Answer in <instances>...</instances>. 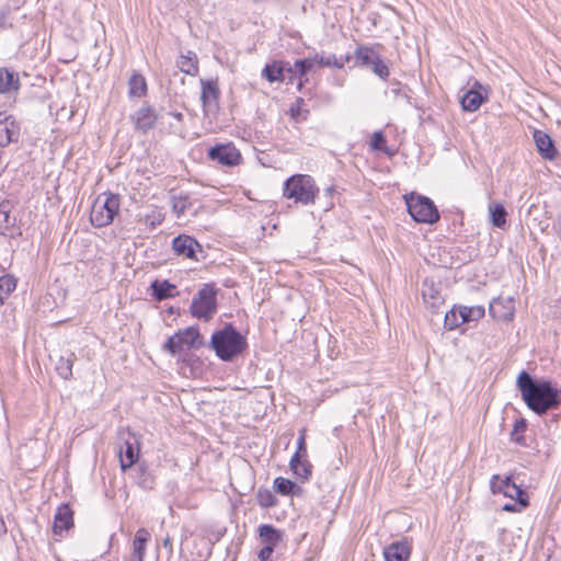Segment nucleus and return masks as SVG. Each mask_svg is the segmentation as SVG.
Returning a JSON list of instances; mask_svg holds the SVG:
<instances>
[{
  "label": "nucleus",
  "mask_w": 561,
  "mask_h": 561,
  "mask_svg": "<svg viewBox=\"0 0 561 561\" xmlns=\"http://www.w3.org/2000/svg\"><path fill=\"white\" fill-rule=\"evenodd\" d=\"M411 553L412 542L407 537L392 541L386 546L382 551L385 561H408Z\"/></svg>",
  "instance_id": "4468645a"
},
{
  "label": "nucleus",
  "mask_w": 561,
  "mask_h": 561,
  "mask_svg": "<svg viewBox=\"0 0 561 561\" xmlns=\"http://www.w3.org/2000/svg\"><path fill=\"white\" fill-rule=\"evenodd\" d=\"M490 220L493 227L504 229L506 226L507 211L503 204L496 203L490 205Z\"/></svg>",
  "instance_id": "a878e982"
},
{
  "label": "nucleus",
  "mask_w": 561,
  "mask_h": 561,
  "mask_svg": "<svg viewBox=\"0 0 561 561\" xmlns=\"http://www.w3.org/2000/svg\"><path fill=\"white\" fill-rule=\"evenodd\" d=\"M314 62H317V58H314V59L307 58V59L296 60V62L294 65V69L289 67L287 69V72L298 73L299 78H301L313 67Z\"/></svg>",
  "instance_id": "58836bf2"
},
{
  "label": "nucleus",
  "mask_w": 561,
  "mask_h": 561,
  "mask_svg": "<svg viewBox=\"0 0 561 561\" xmlns=\"http://www.w3.org/2000/svg\"><path fill=\"white\" fill-rule=\"evenodd\" d=\"M556 231L561 234V214L558 215L554 225H553Z\"/></svg>",
  "instance_id": "603ef678"
},
{
  "label": "nucleus",
  "mask_w": 561,
  "mask_h": 561,
  "mask_svg": "<svg viewBox=\"0 0 561 561\" xmlns=\"http://www.w3.org/2000/svg\"><path fill=\"white\" fill-rule=\"evenodd\" d=\"M382 45L377 43L373 45L358 44L353 51V67L369 71L386 81L390 76V69L387 61L380 54Z\"/></svg>",
  "instance_id": "7ed1b4c3"
},
{
  "label": "nucleus",
  "mask_w": 561,
  "mask_h": 561,
  "mask_svg": "<svg viewBox=\"0 0 561 561\" xmlns=\"http://www.w3.org/2000/svg\"><path fill=\"white\" fill-rule=\"evenodd\" d=\"M201 101L205 114L216 111L220 99L218 78L201 79Z\"/></svg>",
  "instance_id": "f8f14e48"
},
{
  "label": "nucleus",
  "mask_w": 561,
  "mask_h": 561,
  "mask_svg": "<svg viewBox=\"0 0 561 561\" xmlns=\"http://www.w3.org/2000/svg\"><path fill=\"white\" fill-rule=\"evenodd\" d=\"M20 135V126L11 115L0 113V147H7L16 141Z\"/></svg>",
  "instance_id": "dca6fc26"
},
{
  "label": "nucleus",
  "mask_w": 561,
  "mask_h": 561,
  "mask_svg": "<svg viewBox=\"0 0 561 561\" xmlns=\"http://www.w3.org/2000/svg\"><path fill=\"white\" fill-rule=\"evenodd\" d=\"M20 89V79L16 72L8 68H0V94L15 92Z\"/></svg>",
  "instance_id": "4be33fe9"
},
{
  "label": "nucleus",
  "mask_w": 561,
  "mask_h": 561,
  "mask_svg": "<svg viewBox=\"0 0 561 561\" xmlns=\"http://www.w3.org/2000/svg\"><path fill=\"white\" fill-rule=\"evenodd\" d=\"M461 324H463V322L460 307L459 305H454V307L445 313L444 329L453 331L458 329Z\"/></svg>",
  "instance_id": "cd10ccee"
},
{
  "label": "nucleus",
  "mask_w": 561,
  "mask_h": 561,
  "mask_svg": "<svg viewBox=\"0 0 561 561\" xmlns=\"http://www.w3.org/2000/svg\"><path fill=\"white\" fill-rule=\"evenodd\" d=\"M257 503L262 507H272L276 505L277 500L270 490H260L257 492Z\"/></svg>",
  "instance_id": "a19ab883"
},
{
  "label": "nucleus",
  "mask_w": 561,
  "mask_h": 561,
  "mask_svg": "<svg viewBox=\"0 0 561 561\" xmlns=\"http://www.w3.org/2000/svg\"><path fill=\"white\" fill-rule=\"evenodd\" d=\"M460 307V311H461V314H462V322L463 323H470V322H476V321H479L480 319H482L485 314V309L483 306H471V307H468V306H462V305H459Z\"/></svg>",
  "instance_id": "2f4dec72"
},
{
  "label": "nucleus",
  "mask_w": 561,
  "mask_h": 561,
  "mask_svg": "<svg viewBox=\"0 0 561 561\" xmlns=\"http://www.w3.org/2000/svg\"><path fill=\"white\" fill-rule=\"evenodd\" d=\"M144 557H138V556H130V560L129 561H144Z\"/></svg>",
  "instance_id": "6e6d98bb"
},
{
  "label": "nucleus",
  "mask_w": 561,
  "mask_h": 561,
  "mask_svg": "<svg viewBox=\"0 0 561 561\" xmlns=\"http://www.w3.org/2000/svg\"><path fill=\"white\" fill-rule=\"evenodd\" d=\"M76 360L75 353H70L67 357L61 356L56 363V370L58 375L68 380L72 376V365Z\"/></svg>",
  "instance_id": "f704fd0d"
},
{
  "label": "nucleus",
  "mask_w": 561,
  "mask_h": 561,
  "mask_svg": "<svg viewBox=\"0 0 561 561\" xmlns=\"http://www.w3.org/2000/svg\"><path fill=\"white\" fill-rule=\"evenodd\" d=\"M422 294L424 301L431 304L432 307H435L437 302L443 301L440 290L435 286L433 280H424Z\"/></svg>",
  "instance_id": "c85d7f7f"
},
{
  "label": "nucleus",
  "mask_w": 561,
  "mask_h": 561,
  "mask_svg": "<svg viewBox=\"0 0 561 561\" xmlns=\"http://www.w3.org/2000/svg\"><path fill=\"white\" fill-rule=\"evenodd\" d=\"M537 152L545 160L552 161L558 157V150L554 141L549 134L543 130L535 129L533 134Z\"/></svg>",
  "instance_id": "2eb2a0df"
},
{
  "label": "nucleus",
  "mask_w": 561,
  "mask_h": 561,
  "mask_svg": "<svg viewBox=\"0 0 561 561\" xmlns=\"http://www.w3.org/2000/svg\"><path fill=\"white\" fill-rule=\"evenodd\" d=\"M73 526V512L68 504L58 506L55 517L53 530L56 535H61Z\"/></svg>",
  "instance_id": "aec40b11"
},
{
  "label": "nucleus",
  "mask_w": 561,
  "mask_h": 561,
  "mask_svg": "<svg viewBox=\"0 0 561 561\" xmlns=\"http://www.w3.org/2000/svg\"><path fill=\"white\" fill-rule=\"evenodd\" d=\"M15 287L16 279L12 275L7 274L0 277V306L4 304Z\"/></svg>",
  "instance_id": "e433bc0d"
},
{
  "label": "nucleus",
  "mask_w": 561,
  "mask_h": 561,
  "mask_svg": "<svg viewBox=\"0 0 561 561\" xmlns=\"http://www.w3.org/2000/svg\"><path fill=\"white\" fill-rule=\"evenodd\" d=\"M488 100V89L476 80L460 98V106L462 111L472 113L478 111Z\"/></svg>",
  "instance_id": "9b49d317"
},
{
  "label": "nucleus",
  "mask_w": 561,
  "mask_h": 561,
  "mask_svg": "<svg viewBox=\"0 0 561 561\" xmlns=\"http://www.w3.org/2000/svg\"><path fill=\"white\" fill-rule=\"evenodd\" d=\"M14 225V219L10 216V203H0V233L7 236Z\"/></svg>",
  "instance_id": "72a5a7b5"
},
{
  "label": "nucleus",
  "mask_w": 561,
  "mask_h": 561,
  "mask_svg": "<svg viewBox=\"0 0 561 561\" xmlns=\"http://www.w3.org/2000/svg\"><path fill=\"white\" fill-rule=\"evenodd\" d=\"M162 545L165 549H169L170 552L173 551L172 538L170 536L163 538Z\"/></svg>",
  "instance_id": "3c124183"
},
{
  "label": "nucleus",
  "mask_w": 561,
  "mask_h": 561,
  "mask_svg": "<svg viewBox=\"0 0 561 561\" xmlns=\"http://www.w3.org/2000/svg\"><path fill=\"white\" fill-rule=\"evenodd\" d=\"M172 209L178 217H181L192 206L191 198L187 194L180 193L171 196Z\"/></svg>",
  "instance_id": "473e14b6"
},
{
  "label": "nucleus",
  "mask_w": 561,
  "mask_h": 561,
  "mask_svg": "<svg viewBox=\"0 0 561 561\" xmlns=\"http://www.w3.org/2000/svg\"><path fill=\"white\" fill-rule=\"evenodd\" d=\"M190 311L197 319L210 320L217 312V289L205 284L193 297Z\"/></svg>",
  "instance_id": "0eeeda50"
},
{
  "label": "nucleus",
  "mask_w": 561,
  "mask_h": 561,
  "mask_svg": "<svg viewBox=\"0 0 561 561\" xmlns=\"http://www.w3.org/2000/svg\"><path fill=\"white\" fill-rule=\"evenodd\" d=\"M366 19L370 26L376 27L380 21V15L376 12H368Z\"/></svg>",
  "instance_id": "8fccbe9b"
},
{
  "label": "nucleus",
  "mask_w": 561,
  "mask_h": 561,
  "mask_svg": "<svg viewBox=\"0 0 561 561\" xmlns=\"http://www.w3.org/2000/svg\"><path fill=\"white\" fill-rule=\"evenodd\" d=\"M490 489L493 494L502 493L505 497H510L522 505H529L527 492L515 483L512 476L504 478H501L500 474L492 476Z\"/></svg>",
  "instance_id": "6e6552de"
},
{
  "label": "nucleus",
  "mask_w": 561,
  "mask_h": 561,
  "mask_svg": "<svg viewBox=\"0 0 561 561\" xmlns=\"http://www.w3.org/2000/svg\"><path fill=\"white\" fill-rule=\"evenodd\" d=\"M516 388L526 407L539 416L561 404V390L552 380L536 377L525 369L517 375Z\"/></svg>",
  "instance_id": "f257e3e1"
},
{
  "label": "nucleus",
  "mask_w": 561,
  "mask_h": 561,
  "mask_svg": "<svg viewBox=\"0 0 561 561\" xmlns=\"http://www.w3.org/2000/svg\"><path fill=\"white\" fill-rule=\"evenodd\" d=\"M528 427V422L524 417H519L514 422L513 430L511 432V440L519 446H526V437L524 433Z\"/></svg>",
  "instance_id": "7c9ffc66"
},
{
  "label": "nucleus",
  "mask_w": 561,
  "mask_h": 561,
  "mask_svg": "<svg viewBox=\"0 0 561 561\" xmlns=\"http://www.w3.org/2000/svg\"><path fill=\"white\" fill-rule=\"evenodd\" d=\"M356 21L359 25H363L365 27L366 31H370V26L369 25H365V21L363 19V16H357L356 18Z\"/></svg>",
  "instance_id": "864d4df0"
},
{
  "label": "nucleus",
  "mask_w": 561,
  "mask_h": 561,
  "mask_svg": "<svg viewBox=\"0 0 561 561\" xmlns=\"http://www.w3.org/2000/svg\"><path fill=\"white\" fill-rule=\"evenodd\" d=\"M400 84H401V83H400L399 81H396V85H398V87H397V88H393V89L391 90V92H392L394 95H400V93H401Z\"/></svg>",
  "instance_id": "5fc2aeb1"
},
{
  "label": "nucleus",
  "mask_w": 561,
  "mask_h": 561,
  "mask_svg": "<svg viewBox=\"0 0 561 561\" xmlns=\"http://www.w3.org/2000/svg\"><path fill=\"white\" fill-rule=\"evenodd\" d=\"M150 288L152 290V296L157 301H162L169 298L175 297L179 293L176 291V286L171 284L169 280H159L156 279L151 283Z\"/></svg>",
  "instance_id": "412c9836"
},
{
  "label": "nucleus",
  "mask_w": 561,
  "mask_h": 561,
  "mask_svg": "<svg viewBox=\"0 0 561 561\" xmlns=\"http://www.w3.org/2000/svg\"><path fill=\"white\" fill-rule=\"evenodd\" d=\"M18 5L13 8L11 5H4L0 8V28L11 27V14L12 10H16Z\"/></svg>",
  "instance_id": "c03bdc74"
},
{
  "label": "nucleus",
  "mask_w": 561,
  "mask_h": 561,
  "mask_svg": "<svg viewBox=\"0 0 561 561\" xmlns=\"http://www.w3.org/2000/svg\"><path fill=\"white\" fill-rule=\"evenodd\" d=\"M164 220V215L157 209H153L150 214L146 215L144 218V222L150 229H154L157 226L161 225Z\"/></svg>",
  "instance_id": "37998d69"
},
{
  "label": "nucleus",
  "mask_w": 561,
  "mask_h": 561,
  "mask_svg": "<svg viewBox=\"0 0 561 561\" xmlns=\"http://www.w3.org/2000/svg\"><path fill=\"white\" fill-rule=\"evenodd\" d=\"M404 201L414 221L433 225L439 220L438 209L430 197L412 192L404 195Z\"/></svg>",
  "instance_id": "39448f33"
},
{
  "label": "nucleus",
  "mask_w": 561,
  "mask_h": 561,
  "mask_svg": "<svg viewBox=\"0 0 561 561\" xmlns=\"http://www.w3.org/2000/svg\"><path fill=\"white\" fill-rule=\"evenodd\" d=\"M150 533L146 528H139L136 531L135 538L133 540V556L144 557L146 554V547L148 541L150 540Z\"/></svg>",
  "instance_id": "393cba45"
},
{
  "label": "nucleus",
  "mask_w": 561,
  "mask_h": 561,
  "mask_svg": "<svg viewBox=\"0 0 561 561\" xmlns=\"http://www.w3.org/2000/svg\"><path fill=\"white\" fill-rule=\"evenodd\" d=\"M176 66L182 72L188 76H196L198 73L197 57L192 51H188L187 55L180 56Z\"/></svg>",
  "instance_id": "b1692460"
},
{
  "label": "nucleus",
  "mask_w": 561,
  "mask_h": 561,
  "mask_svg": "<svg viewBox=\"0 0 561 561\" xmlns=\"http://www.w3.org/2000/svg\"><path fill=\"white\" fill-rule=\"evenodd\" d=\"M285 71H287V69L282 64L278 65L277 62H274L272 65H266L263 68L262 75L268 82H283L286 79Z\"/></svg>",
  "instance_id": "c756f323"
},
{
  "label": "nucleus",
  "mask_w": 561,
  "mask_h": 561,
  "mask_svg": "<svg viewBox=\"0 0 561 561\" xmlns=\"http://www.w3.org/2000/svg\"><path fill=\"white\" fill-rule=\"evenodd\" d=\"M172 248L178 255L194 259L196 250H201L199 243L192 237L180 234L172 241Z\"/></svg>",
  "instance_id": "6ab92c4d"
},
{
  "label": "nucleus",
  "mask_w": 561,
  "mask_h": 561,
  "mask_svg": "<svg viewBox=\"0 0 561 561\" xmlns=\"http://www.w3.org/2000/svg\"><path fill=\"white\" fill-rule=\"evenodd\" d=\"M208 157L226 167H234L241 162L240 151L231 144L217 145L210 148Z\"/></svg>",
  "instance_id": "ddd939ff"
},
{
  "label": "nucleus",
  "mask_w": 561,
  "mask_h": 561,
  "mask_svg": "<svg viewBox=\"0 0 561 561\" xmlns=\"http://www.w3.org/2000/svg\"><path fill=\"white\" fill-rule=\"evenodd\" d=\"M289 467L301 479L307 480L311 476L312 466L306 457H299L298 462H294V459H290Z\"/></svg>",
  "instance_id": "c9c22d12"
},
{
  "label": "nucleus",
  "mask_w": 561,
  "mask_h": 561,
  "mask_svg": "<svg viewBox=\"0 0 561 561\" xmlns=\"http://www.w3.org/2000/svg\"><path fill=\"white\" fill-rule=\"evenodd\" d=\"M299 457H307L306 430H301L299 432V437L297 439V450L293 455L291 459H294V462H298Z\"/></svg>",
  "instance_id": "79ce46f5"
},
{
  "label": "nucleus",
  "mask_w": 561,
  "mask_h": 561,
  "mask_svg": "<svg viewBox=\"0 0 561 561\" xmlns=\"http://www.w3.org/2000/svg\"><path fill=\"white\" fill-rule=\"evenodd\" d=\"M259 536L262 545L271 548H275L283 539L282 533L268 524L259 527Z\"/></svg>",
  "instance_id": "5701e85b"
},
{
  "label": "nucleus",
  "mask_w": 561,
  "mask_h": 561,
  "mask_svg": "<svg viewBox=\"0 0 561 561\" xmlns=\"http://www.w3.org/2000/svg\"><path fill=\"white\" fill-rule=\"evenodd\" d=\"M369 146L374 151H381L391 154L387 148V138L382 130H376L371 135Z\"/></svg>",
  "instance_id": "4c0bfd02"
},
{
  "label": "nucleus",
  "mask_w": 561,
  "mask_h": 561,
  "mask_svg": "<svg viewBox=\"0 0 561 561\" xmlns=\"http://www.w3.org/2000/svg\"><path fill=\"white\" fill-rule=\"evenodd\" d=\"M121 438L123 439V445L119 447L118 457L122 470L126 471L138 460L139 444L136 436L130 432H123L121 434Z\"/></svg>",
  "instance_id": "9d476101"
},
{
  "label": "nucleus",
  "mask_w": 561,
  "mask_h": 561,
  "mask_svg": "<svg viewBox=\"0 0 561 561\" xmlns=\"http://www.w3.org/2000/svg\"><path fill=\"white\" fill-rule=\"evenodd\" d=\"M199 339L201 334L198 330L194 327H188L170 336L164 343L163 350L172 355H175L185 348L188 350L202 345Z\"/></svg>",
  "instance_id": "1a4fd4ad"
},
{
  "label": "nucleus",
  "mask_w": 561,
  "mask_h": 561,
  "mask_svg": "<svg viewBox=\"0 0 561 561\" xmlns=\"http://www.w3.org/2000/svg\"><path fill=\"white\" fill-rule=\"evenodd\" d=\"M119 196L117 194H103L99 196L90 211V221L96 228H103L113 222L119 211Z\"/></svg>",
  "instance_id": "423d86ee"
},
{
  "label": "nucleus",
  "mask_w": 561,
  "mask_h": 561,
  "mask_svg": "<svg viewBox=\"0 0 561 561\" xmlns=\"http://www.w3.org/2000/svg\"><path fill=\"white\" fill-rule=\"evenodd\" d=\"M317 62H319L321 66H334L336 68H342L344 65V59H337L334 55H332L328 57H320L319 60L317 59Z\"/></svg>",
  "instance_id": "a18cd8bd"
},
{
  "label": "nucleus",
  "mask_w": 561,
  "mask_h": 561,
  "mask_svg": "<svg viewBox=\"0 0 561 561\" xmlns=\"http://www.w3.org/2000/svg\"><path fill=\"white\" fill-rule=\"evenodd\" d=\"M210 347L225 362L232 360L248 347L247 339L232 324H226L215 331L210 339Z\"/></svg>",
  "instance_id": "f03ea898"
},
{
  "label": "nucleus",
  "mask_w": 561,
  "mask_h": 561,
  "mask_svg": "<svg viewBox=\"0 0 561 561\" xmlns=\"http://www.w3.org/2000/svg\"><path fill=\"white\" fill-rule=\"evenodd\" d=\"M318 192L313 179L308 174L291 175L285 181L283 187L284 197L304 205L313 203Z\"/></svg>",
  "instance_id": "20e7f679"
},
{
  "label": "nucleus",
  "mask_w": 561,
  "mask_h": 561,
  "mask_svg": "<svg viewBox=\"0 0 561 561\" xmlns=\"http://www.w3.org/2000/svg\"><path fill=\"white\" fill-rule=\"evenodd\" d=\"M489 314L495 320L511 321L514 317L513 300L494 298L489 305Z\"/></svg>",
  "instance_id": "f3484780"
},
{
  "label": "nucleus",
  "mask_w": 561,
  "mask_h": 561,
  "mask_svg": "<svg viewBox=\"0 0 561 561\" xmlns=\"http://www.w3.org/2000/svg\"><path fill=\"white\" fill-rule=\"evenodd\" d=\"M528 505H522L518 502L515 501V503H505L502 506V511L508 512V513H519L524 508H526Z\"/></svg>",
  "instance_id": "de8ad7c7"
},
{
  "label": "nucleus",
  "mask_w": 561,
  "mask_h": 561,
  "mask_svg": "<svg viewBox=\"0 0 561 561\" xmlns=\"http://www.w3.org/2000/svg\"><path fill=\"white\" fill-rule=\"evenodd\" d=\"M129 96L141 98L147 93V82L144 76L134 73L128 80Z\"/></svg>",
  "instance_id": "bb28decb"
},
{
  "label": "nucleus",
  "mask_w": 561,
  "mask_h": 561,
  "mask_svg": "<svg viewBox=\"0 0 561 561\" xmlns=\"http://www.w3.org/2000/svg\"><path fill=\"white\" fill-rule=\"evenodd\" d=\"M274 548H271L270 546H263V548L259 551V559L261 561H267L273 552Z\"/></svg>",
  "instance_id": "09e8293b"
},
{
  "label": "nucleus",
  "mask_w": 561,
  "mask_h": 561,
  "mask_svg": "<svg viewBox=\"0 0 561 561\" xmlns=\"http://www.w3.org/2000/svg\"><path fill=\"white\" fill-rule=\"evenodd\" d=\"M158 115L153 108L150 106L140 107L133 116L131 121L135 125V128L146 133L152 129L157 123Z\"/></svg>",
  "instance_id": "a211bd4d"
},
{
  "label": "nucleus",
  "mask_w": 561,
  "mask_h": 561,
  "mask_svg": "<svg viewBox=\"0 0 561 561\" xmlns=\"http://www.w3.org/2000/svg\"><path fill=\"white\" fill-rule=\"evenodd\" d=\"M295 488L296 484L289 479L277 477L274 480V490L282 495H289Z\"/></svg>",
  "instance_id": "ea45409f"
},
{
  "label": "nucleus",
  "mask_w": 561,
  "mask_h": 561,
  "mask_svg": "<svg viewBox=\"0 0 561 561\" xmlns=\"http://www.w3.org/2000/svg\"><path fill=\"white\" fill-rule=\"evenodd\" d=\"M302 105H304V100L301 98H298L296 101V104L291 105L290 114L295 119H299V118L305 119L306 118V115L301 114Z\"/></svg>",
  "instance_id": "49530a36"
}]
</instances>
